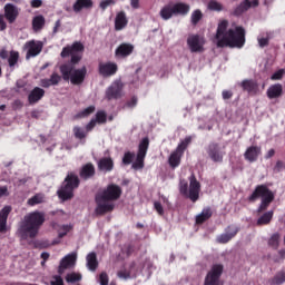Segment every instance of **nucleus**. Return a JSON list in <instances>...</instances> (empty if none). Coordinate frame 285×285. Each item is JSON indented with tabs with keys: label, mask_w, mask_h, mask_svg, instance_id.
Returning <instances> with one entry per match:
<instances>
[{
	"label": "nucleus",
	"mask_w": 285,
	"mask_h": 285,
	"mask_svg": "<svg viewBox=\"0 0 285 285\" xmlns=\"http://www.w3.org/2000/svg\"><path fill=\"white\" fill-rule=\"evenodd\" d=\"M149 145L150 141L148 140V138H144L140 141L136 161H134L131 165V168H134V170H141V168H144V159H146V154L148 153Z\"/></svg>",
	"instance_id": "obj_9"
},
{
	"label": "nucleus",
	"mask_w": 285,
	"mask_h": 285,
	"mask_svg": "<svg viewBox=\"0 0 285 285\" xmlns=\"http://www.w3.org/2000/svg\"><path fill=\"white\" fill-rule=\"evenodd\" d=\"M134 157H135V154H132V153H126L125 156H124V158H122V164H125V165H127V166L130 165V164H132Z\"/></svg>",
	"instance_id": "obj_51"
},
{
	"label": "nucleus",
	"mask_w": 285,
	"mask_h": 285,
	"mask_svg": "<svg viewBox=\"0 0 285 285\" xmlns=\"http://www.w3.org/2000/svg\"><path fill=\"white\" fill-rule=\"evenodd\" d=\"M73 135L79 140V144H86V137H88V130L83 127H75Z\"/></svg>",
	"instance_id": "obj_36"
},
{
	"label": "nucleus",
	"mask_w": 285,
	"mask_h": 285,
	"mask_svg": "<svg viewBox=\"0 0 285 285\" xmlns=\"http://www.w3.org/2000/svg\"><path fill=\"white\" fill-rule=\"evenodd\" d=\"M261 154H262V148L257 146H252L247 148L244 156H245V159H247V161L253 163V161H257V157H259Z\"/></svg>",
	"instance_id": "obj_27"
},
{
	"label": "nucleus",
	"mask_w": 285,
	"mask_h": 285,
	"mask_svg": "<svg viewBox=\"0 0 285 285\" xmlns=\"http://www.w3.org/2000/svg\"><path fill=\"white\" fill-rule=\"evenodd\" d=\"M175 14V9L173 4H167L160 10V17L164 19V21H168V19H171V17Z\"/></svg>",
	"instance_id": "obj_38"
},
{
	"label": "nucleus",
	"mask_w": 285,
	"mask_h": 285,
	"mask_svg": "<svg viewBox=\"0 0 285 285\" xmlns=\"http://www.w3.org/2000/svg\"><path fill=\"white\" fill-rule=\"evenodd\" d=\"M135 46L130 43H121L117 47L115 55L117 59H126V57H130V53L134 52Z\"/></svg>",
	"instance_id": "obj_18"
},
{
	"label": "nucleus",
	"mask_w": 285,
	"mask_h": 285,
	"mask_svg": "<svg viewBox=\"0 0 285 285\" xmlns=\"http://www.w3.org/2000/svg\"><path fill=\"white\" fill-rule=\"evenodd\" d=\"M213 217V212L210 208H205L203 212L196 216V224H204L207 219H210Z\"/></svg>",
	"instance_id": "obj_39"
},
{
	"label": "nucleus",
	"mask_w": 285,
	"mask_h": 285,
	"mask_svg": "<svg viewBox=\"0 0 285 285\" xmlns=\"http://www.w3.org/2000/svg\"><path fill=\"white\" fill-rule=\"evenodd\" d=\"M92 112H95V106H89L86 109H83L82 111L78 112L75 116V119H83V117H88V116L92 115Z\"/></svg>",
	"instance_id": "obj_45"
},
{
	"label": "nucleus",
	"mask_w": 285,
	"mask_h": 285,
	"mask_svg": "<svg viewBox=\"0 0 285 285\" xmlns=\"http://www.w3.org/2000/svg\"><path fill=\"white\" fill-rule=\"evenodd\" d=\"M17 17H19V9L17 6L7 3L4 6V19H7L8 23H14L17 21Z\"/></svg>",
	"instance_id": "obj_15"
},
{
	"label": "nucleus",
	"mask_w": 285,
	"mask_h": 285,
	"mask_svg": "<svg viewBox=\"0 0 285 285\" xmlns=\"http://www.w3.org/2000/svg\"><path fill=\"white\" fill-rule=\"evenodd\" d=\"M285 282V271L278 272L271 281L272 285H281Z\"/></svg>",
	"instance_id": "obj_44"
},
{
	"label": "nucleus",
	"mask_w": 285,
	"mask_h": 285,
	"mask_svg": "<svg viewBox=\"0 0 285 285\" xmlns=\"http://www.w3.org/2000/svg\"><path fill=\"white\" fill-rule=\"evenodd\" d=\"M272 219H273V210L266 212L257 219L256 225L266 226L267 224H271Z\"/></svg>",
	"instance_id": "obj_40"
},
{
	"label": "nucleus",
	"mask_w": 285,
	"mask_h": 285,
	"mask_svg": "<svg viewBox=\"0 0 285 285\" xmlns=\"http://www.w3.org/2000/svg\"><path fill=\"white\" fill-rule=\"evenodd\" d=\"M83 50H86V47L81 42L76 41L72 43V63H79L81 61Z\"/></svg>",
	"instance_id": "obj_22"
},
{
	"label": "nucleus",
	"mask_w": 285,
	"mask_h": 285,
	"mask_svg": "<svg viewBox=\"0 0 285 285\" xmlns=\"http://www.w3.org/2000/svg\"><path fill=\"white\" fill-rule=\"evenodd\" d=\"M268 244L272 246V248H277V246H279V234L272 235Z\"/></svg>",
	"instance_id": "obj_48"
},
{
	"label": "nucleus",
	"mask_w": 285,
	"mask_h": 285,
	"mask_svg": "<svg viewBox=\"0 0 285 285\" xmlns=\"http://www.w3.org/2000/svg\"><path fill=\"white\" fill-rule=\"evenodd\" d=\"M18 62H19V51H11L8 58V63L10 68H13V66H17Z\"/></svg>",
	"instance_id": "obj_46"
},
{
	"label": "nucleus",
	"mask_w": 285,
	"mask_h": 285,
	"mask_svg": "<svg viewBox=\"0 0 285 285\" xmlns=\"http://www.w3.org/2000/svg\"><path fill=\"white\" fill-rule=\"evenodd\" d=\"M115 0H101L99 3V8H101V10H106L107 8H109V6H115Z\"/></svg>",
	"instance_id": "obj_52"
},
{
	"label": "nucleus",
	"mask_w": 285,
	"mask_h": 285,
	"mask_svg": "<svg viewBox=\"0 0 285 285\" xmlns=\"http://www.w3.org/2000/svg\"><path fill=\"white\" fill-rule=\"evenodd\" d=\"M28 206H37L39 204H46V195L38 193L27 200Z\"/></svg>",
	"instance_id": "obj_37"
},
{
	"label": "nucleus",
	"mask_w": 285,
	"mask_h": 285,
	"mask_svg": "<svg viewBox=\"0 0 285 285\" xmlns=\"http://www.w3.org/2000/svg\"><path fill=\"white\" fill-rule=\"evenodd\" d=\"M124 95V82L121 79L115 80L106 90L107 99H119Z\"/></svg>",
	"instance_id": "obj_12"
},
{
	"label": "nucleus",
	"mask_w": 285,
	"mask_h": 285,
	"mask_svg": "<svg viewBox=\"0 0 285 285\" xmlns=\"http://www.w3.org/2000/svg\"><path fill=\"white\" fill-rule=\"evenodd\" d=\"M31 26L33 32H41L42 28H46V18L41 14L33 17Z\"/></svg>",
	"instance_id": "obj_28"
},
{
	"label": "nucleus",
	"mask_w": 285,
	"mask_h": 285,
	"mask_svg": "<svg viewBox=\"0 0 285 285\" xmlns=\"http://www.w3.org/2000/svg\"><path fill=\"white\" fill-rule=\"evenodd\" d=\"M10 194L8 193L7 186H0V198L1 197H8Z\"/></svg>",
	"instance_id": "obj_59"
},
{
	"label": "nucleus",
	"mask_w": 285,
	"mask_h": 285,
	"mask_svg": "<svg viewBox=\"0 0 285 285\" xmlns=\"http://www.w3.org/2000/svg\"><path fill=\"white\" fill-rule=\"evenodd\" d=\"M24 48L27 50L26 59L38 57V55H41V50H43V42L30 40L24 43Z\"/></svg>",
	"instance_id": "obj_13"
},
{
	"label": "nucleus",
	"mask_w": 285,
	"mask_h": 285,
	"mask_svg": "<svg viewBox=\"0 0 285 285\" xmlns=\"http://www.w3.org/2000/svg\"><path fill=\"white\" fill-rule=\"evenodd\" d=\"M86 75H88V69L86 67H81L79 69H73L72 71V85L73 86H81V83L86 79Z\"/></svg>",
	"instance_id": "obj_21"
},
{
	"label": "nucleus",
	"mask_w": 285,
	"mask_h": 285,
	"mask_svg": "<svg viewBox=\"0 0 285 285\" xmlns=\"http://www.w3.org/2000/svg\"><path fill=\"white\" fill-rule=\"evenodd\" d=\"M130 6L134 10H139V0H130Z\"/></svg>",
	"instance_id": "obj_62"
},
{
	"label": "nucleus",
	"mask_w": 285,
	"mask_h": 285,
	"mask_svg": "<svg viewBox=\"0 0 285 285\" xmlns=\"http://www.w3.org/2000/svg\"><path fill=\"white\" fill-rule=\"evenodd\" d=\"M283 92L284 87H282V83H275L267 88L266 95L268 99H279Z\"/></svg>",
	"instance_id": "obj_23"
},
{
	"label": "nucleus",
	"mask_w": 285,
	"mask_h": 285,
	"mask_svg": "<svg viewBox=\"0 0 285 285\" xmlns=\"http://www.w3.org/2000/svg\"><path fill=\"white\" fill-rule=\"evenodd\" d=\"M208 156L213 161H223L224 160V151L217 144L209 145Z\"/></svg>",
	"instance_id": "obj_20"
},
{
	"label": "nucleus",
	"mask_w": 285,
	"mask_h": 285,
	"mask_svg": "<svg viewBox=\"0 0 285 285\" xmlns=\"http://www.w3.org/2000/svg\"><path fill=\"white\" fill-rule=\"evenodd\" d=\"M72 282H81V274L72 273Z\"/></svg>",
	"instance_id": "obj_63"
},
{
	"label": "nucleus",
	"mask_w": 285,
	"mask_h": 285,
	"mask_svg": "<svg viewBox=\"0 0 285 285\" xmlns=\"http://www.w3.org/2000/svg\"><path fill=\"white\" fill-rule=\"evenodd\" d=\"M268 40H269L268 37H266V38L258 37L259 47L261 48H266V46H268Z\"/></svg>",
	"instance_id": "obj_55"
},
{
	"label": "nucleus",
	"mask_w": 285,
	"mask_h": 285,
	"mask_svg": "<svg viewBox=\"0 0 285 285\" xmlns=\"http://www.w3.org/2000/svg\"><path fill=\"white\" fill-rule=\"evenodd\" d=\"M193 141V138L190 136L186 137L178 144L175 151H173L168 158L169 166L171 168H177L179 164H181V157L184 155V150L188 148V145Z\"/></svg>",
	"instance_id": "obj_6"
},
{
	"label": "nucleus",
	"mask_w": 285,
	"mask_h": 285,
	"mask_svg": "<svg viewBox=\"0 0 285 285\" xmlns=\"http://www.w3.org/2000/svg\"><path fill=\"white\" fill-rule=\"evenodd\" d=\"M60 72L63 81H72V58L60 66Z\"/></svg>",
	"instance_id": "obj_24"
},
{
	"label": "nucleus",
	"mask_w": 285,
	"mask_h": 285,
	"mask_svg": "<svg viewBox=\"0 0 285 285\" xmlns=\"http://www.w3.org/2000/svg\"><path fill=\"white\" fill-rule=\"evenodd\" d=\"M57 196L62 202L72 199V173L67 175L60 188L57 190Z\"/></svg>",
	"instance_id": "obj_7"
},
{
	"label": "nucleus",
	"mask_w": 285,
	"mask_h": 285,
	"mask_svg": "<svg viewBox=\"0 0 285 285\" xmlns=\"http://www.w3.org/2000/svg\"><path fill=\"white\" fill-rule=\"evenodd\" d=\"M284 75H285V69H278L271 76V79L272 81H281V79H284Z\"/></svg>",
	"instance_id": "obj_47"
},
{
	"label": "nucleus",
	"mask_w": 285,
	"mask_h": 285,
	"mask_svg": "<svg viewBox=\"0 0 285 285\" xmlns=\"http://www.w3.org/2000/svg\"><path fill=\"white\" fill-rule=\"evenodd\" d=\"M259 197L262 198V203L258 207V213H262L271 206V203L275 199V194H273L268 187L261 185L256 187L254 193L249 196V202H255V199H259Z\"/></svg>",
	"instance_id": "obj_4"
},
{
	"label": "nucleus",
	"mask_w": 285,
	"mask_h": 285,
	"mask_svg": "<svg viewBox=\"0 0 285 285\" xmlns=\"http://www.w3.org/2000/svg\"><path fill=\"white\" fill-rule=\"evenodd\" d=\"M121 197V187L111 184L96 195V214L104 215L115 209V203Z\"/></svg>",
	"instance_id": "obj_3"
},
{
	"label": "nucleus",
	"mask_w": 285,
	"mask_h": 285,
	"mask_svg": "<svg viewBox=\"0 0 285 285\" xmlns=\"http://www.w3.org/2000/svg\"><path fill=\"white\" fill-rule=\"evenodd\" d=\"M128 26V19L126 18V12L121 11L117 13L115 19V29L124 30V28Z\"/></svg>",
	"instance_id": "obj_30"
},
{
	"label": "nucleus",
	"mask_w": 285,
	"mask_h": 285,
	"mask_svg": "<svg viewBox=\"0 0 285 285\" xmlns=\"http://www.w3.org/2000/svg\"><path fill=\"white\" fill-rule=\"evenodd\" d=\"M154 208L157 210L158 215H164V207L161 206V203L155 202Z\"/></svg>",
	"instance_id": "obj_58"
},
{
	"label": "nucleus",
	"mask_w": 285,
	"mask_h": 285,
	"mask_svg": "<svg viewBox=\"0 0 285 285\" xmlns=\"http://www.w3.org/2000/svg\"><path fill=\"white\" fill-rule=\"evenodd\" d=\"M257 6H259V0H253L252 2L249 0H245L235 10V12L236 14H242V12H246V10H249V8H257Z\"/></svg>",
	"instance_id": "obj_29"
},
{
	"label": "nucleus",
	"mask_w": 285,
	"mask_h": 285,
	"mask_svg": "<svg viewBox=\"0 0 285 285\" xmlns=\"http://www.w3.org/2000/svg\"><path fill=\"white\" fill-rule=\"evenodd\" d=\"M114 167L115 164L112 163V158H102L98 161V168L104 173H110V170H112Z\"/></svg>",
	"instance_id": "obj_32"
},
{
	"label": "nucleus",
	"mask_w": 285,
	"mask_h": 285,
	"mask_svg": "<svg viewBox=\"0 0 285 285\" xmlns=\"http://www.w3.org/2000/svg\"><path fill=\"white\" fill-rule=\"evenodd\" d=\"M206 40L199 35H191L187 38V46L190 52H204Z\"/></svg>",
	"instance_id": "obj_11"
},
{
	"label": "nucleus",
	"mask_w": 285,
	"mask_h": 285,
	"mask_svg": "<svg viewBox=\"0 0 285 285\" xmlns=\"http://www.w3.org/2000/svg\"><path fill=\"white\" fill-rule=\"evenodd\" d=\"M171 7L174 8V14L186 16L190 12V6L184 2L171 4Z\"/></svg>",
	"instance_id": "obj_33"
},
{
	"label": "nucleus",
	"mask_w": 285,
	"mask_h": 285,
	"mask_svg": "<svg viewBox=\"0 0 285 285\" xmlns=\"http://www.w3.org/2000/svg\"><path fill=\"white\" fill-rule=\"evenodd\" d=\"M202 19H204V13L202 12V10L196 9L191 12V16H190L191 26H197V23H199Z\"/></svg>",
	"instance_id": "obj_42"
},
{
	"label": "nucleus",
	"mask_w": 285,
	"mask_h": 285,
	"mask_svg": "<svg viewBox=\"0 0 285 285\" xmlns=\"http://www.w3.org/2000/svg\"><path fill=\"white\" fill-rule=\"evenodd\" d=\"M95 126H97V120L94 118L88 122V125L85 127V129L87 130V132H90V130H92V128H95Z\"/></svg>",
	"instance_id": "obj_57"
},
{
	"label": "nucleus",
	"mask_w": 285,
	"mask_h": 285,
	"mask_svg": "<svg viewBox=\"0 0 285 285\" xmlns=\"http://www.w3.org/2000/svg\"><path fill=\"white\" fill-rule=\"evenodd\" d=\"M8 26L6 24V20L3 19V14H0V30H6Z\"/></svg>",
	"instance_id": "obj_61"
},
{
	"label": "nucleus",
	"mask_w": 285,
	"mask_h": 285,
	"mask_svg": "<svg viewBox=\"0 0 285 285\" xmlns=\"http://www.w3.org/2000/svg\"><path fill=\"white\" fill-rule=\"evenodd\" d=\"M96 120L97 124H106V111H98L96 114V118H94Z\"/></svg>",
	"instance_id": "obj_49"
},
{
	"label": "nucleus",
	"mask_w": 285,
	"mask_h": 285,
	"mask_svg": "<svg viewBox=\"0 0 285 285\" xmlns=\"http://www.w3.org/2000/svg\"><path fill=\"white\" fill-rule=\"evenodd\" d=\"M137 106V97H131L129 101L126 102L125 108H135Z\"/></svg>",
	"instance_id": "obj_54"
},
{
	"label": "nucleus",
	"mask_w": 285,
	"mask_h": 285,
	"mask_svg": "<svg viewBox=\"0 0 285 285\" xmlns=\"http://www.w3.org/2000/svg\"><path fill=\"white\" fill-rule=\"evenodd\" d=\"M98 70L101 77H112L114 75H117L118 67L115 62H100Z\"/></svg>",
	"instance_id": "obj_14"
},
{
	"label": "nucleus",
	"mask_w": 285,
	"mask_h": 285,
	"mask_svg": "<svg viewBox=\"0 0 285 285\" xmlns=\"http://www.w3.org/2000/svg\"><path fill=\"white\" fill-rule=\"evenodd\" d=\"M60 56L62 57V59H66V57H72V46L65 47Z\"/></svg>",
	"instance_id": "obj_50"
},
{
	"label": "nucleus",
	"mask_w": 285,
	"mask_h": 285,
	"mask_svg": "<svg viewBox=\"0 0 285 285\" xmlns=\"http://www.w3.org/2000/svg\"><path fill=\"white\" fill-rule=\"evenodd\" d=\"M215 43L217 48H244L246 31L242 27H228V20L218 23Z\"/></svg>",
	"instance_id": "obj_1"
},
{
	"label": "nucleus",
	"mask_w": 285,
	"mask_h": 285,
	"mask_svg": "<svg viewBox=\"0 0 285 285\" xmlns=\"http://www.w3.org/2000/svg\"><path fill=\"white\" fill-rule=\"evenodd\" d=\"M80 177L81 179H90V177H95V165L88 163L82 166Z\"/></svg>",
	"instance_id": "obj_31"
},
{
	"label": "nucleus",
	"mask_w": 285,
	"mask_h": 285,
	"mask_svg": "<svg viewBox=\"0 0 285 285\" xmlns=\"http://www.w3.org/2000/svg\"><path fill=\"white\" fill-rule=\"evenodd\" d=\"M237 233H239V228H237V226H229L226 233L220 234L216 239L218 244H228V242H230L232 238L237 235Z\"/></svg>",
	"instance_id": "obj_16"
},
{
	"label": "nucleus",
	"mask_w": 285,
	"mask_h": 285,
	"mask_svg": "<svg viewBox=\"0 0 285 285\" xmlns=\"http://www.w3.org/2000/svg\"><path fill=\"white\" fill-rule=\"evenodd\" d=\"M43 6V1L41 0H32L31 1V8H41Z\"/></svg>",
	"instance_id": "obj_60"
},
{
	"label": "nucleus",
	"mask_w": 285,
	"mask_h": 285,
	"mask_svg": "<svg viewBox=\"0 0 285 285\" xmlns=\"http://www.w3.org/2000/svg\"><path fill=\"white\" fill-rule=\"evenodd\" d=\"M70 266H72V254H68L60 261V265L58 267L59 275L52 276L51 285H63V278L60 275H63Z\"/></svg>",
	"instance_id": "obj_8"
},
{
	"label": "nucleus",
	"mask_w": 285,
	"mask_h": 285,
	"mask_svg": "<svg viewBox=\"0 0 285 285\" xmlns=\"http://www.w3.org/2000/svg\"><path fill=\"white\" fill-rule=\"evenodd\" d=\"M240 86L243 90L250 95H255L257 92V82L255 80H243Z\"/></svg>",
	"instance_id": "obj_34"
},
{
	"label": "nucleus",
	"mask_w": 285,
	"mask_h": 285,
	"mask_svg": "<svg viewBox=\"0 0 285 285\" xmlns=\"http://www.w3.org/2000/svg\"><path fill=\"white\" fill-rule=\"evenodd\" d=\"M224 273V266L220 264L213 265L212 269L208 272L204 285H222L219 283V277Z\"/></svg>",
	"instance_id": "obj_10"
},
{
	"label": "nucleus",
	"mask_w": 285,
	"mask_h": 285,
	"mask_svg": "<svg viewBox=\"0 0 285 285\" xmlns=\"http://www.w3.org/2000/svg\"><path fill=\"white\" fill-rule=\"evenodd\" d=\"M230 97H233V92L228 90L223 91V99H230Z\"/></svg>",
	"instance_id": "obj_64"
},
{
	"label": "nucleus",
	"mask_w": 285,
	"mask_h": 285,
	"mask_svg": "<svg viewBox=\"0 0 285 285\" xmlns=\"http://www.w3.org/2000/svg\"><path fill=\"white\" fill-rule=\"evenodd\" d=\"M207 8L213 12H222V10H224V6L222 4V2H218L217 0H210L207 4Z\"/></svg>",
	"instance_id": "obj_43"
},
{
	"label": "nucleus",
	"mask_w": 285,
	"mask_h": 285,
	"mask_svg": "<svg viewBox=\"0 0 285 285\" xmlns=\"http://www.w3.org/2000/svg\"><path fill=\"white\" fill-rule=\"evenodd\" d=\"M46 224V213L35 210L27 214L19 227V235L21 239H35L41 230V226Z\"/></svg>",
	"instance_id": "obj_2"
},
{
	"label": "nucleus",
	"mask_w": 285,
	"mask_h": 285,
	"mask_svg": "<svg viewBox=\"0 0 285 285\" xmlns=\"http://www.w3.org/2000/svg\"><path fill=\"white\" fill-rule=\"evenodd\" d=\"M100 285H108V274L101 273L99 276Z\"/></svg>",
	"instance_id": "obj_56"
},
{
	"label": "nucleus",
	"mask_w": 285,
	"mask_h": 285,
	"mask_svg": "<svg viewBox=\"0 0 285 285\" xmlns=\"http://www.w3.org/2000/svg\"><path fill=\"white\" fill-rule=\"evenodd\" d=\"M95 2L92 0H76L73 3V12H81V10H92Z\"/></svg>",
	"instance_id": "obj_26"
},
{
	"label": "nucleus",
	"mask_w": 285,
	"mask_h": 285,
	"mask_svg": "<svg viewBox=\"0 0 285 285\" xmlns=\"http://www.w3.org/2000/svg\"><path fill=\"white\" fill-rule=\"evenodd\" d=\"M61 82V76L57 72L51 73L50 78H45L40 80V86L42 88H50V86H59Z\"/></svg>",
	"instance_id": "obj_25"
},
{
	"label": "nucleus",
	"mask_w": 285,
	"mask_h": 285,
	"mask_svg": "<svg viewBox=\"0 0 285 285\" xmlns=\"http://www.w3.org/2000/svg\"><path fill=\"white\" fill-rule=\"evenodd\" d=\"M284 168H285L284 161L277 160L276 165L274 167V173H282V170H284Z\"/></svg>",
	"instance_id": "obj_53"
},
{
	"label": "nucleus",
	"mask_w": 285,
	"mask_h": 285,
	"mask_svg": "<svg viewBox=\"0 0 285 285\" xmlns=\"http://www.w3.org/2000/svg\"><path fill=\"white\" fill-rule=\"evenodd\" d=\"M12 213L11 206H4L0 210V233H7L8 232V217Z\"/></svg>",
	"instance_id": "obj_19"
},
{
	"label": "nucleus",
	"mask_w": 285,
	"mask_h": 285,
	"mask_svg": "<svg viewBox=\"0 0 285 285\" xmlns=\"http://www.w3.org/2000/svg\"><path fill=\"white\" fill-rule=\"evenodd\" d=\"M179 190L181 195L188 197L191 202H197L199 199V191L202 190V185L195 178V175L189 177V190H188V183L186 180H180Z\"/></svg>",
	"instance_id": "obj_5"
},
{
	"label": "nucleus",
	"mask_w": 285,
	"mask_h": 285,
	"mask_svg": "<svg viewBox=\"0 0 285 285\" xmlns=\"http://www.w3.org/2000/svg\"><path fill=\"white\" fill-rule=\"evenodd\" d=\"M43 97H46V90L41 87H35L28 95V102L33 106V104H39Z\"/></svg>",
	"instance_id": "obj_17"
},
{
	"label": "nucleus",
	"mask_w": 285,
	"mask_h": 285,
	"mask_svg": "<svg viewBox=\"0 0 285 285\" xmlns=\"http://www.w3.org/2000/svg\"><path fill=\"white\" fill-rule=\"evenodd\" d=\"M86 259H87V268L92 273H95V271H97V266H99V262L97 261V254L89 253Z\"/></svg>",
	"instance_id": "obj_35"
},
{
	"label": "nucleus",
	"mask_w": 285,
	"mask_h": 285,
	"mask_svg": "<svg viewBox=\"0 0 285 285\" xmlns=\"http://www.w3.org/2000/svg\"><path fill=\"white\" fill-rule=\"evenodd\" d=\"M118 277L120 279H130V277H137V273L135 272V265L130 267V271L128 269H121L118 272Z\"/></svg>",
	"instance_id": "obj_41"
}]
</instances>
